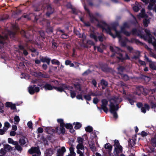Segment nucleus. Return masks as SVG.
Returning <instances> with one entry per match:
<instances>
[{
  "label": "nucleus",
  "mask_w": 156,
  "mask_h": 156,
  "mask_svg": "<svg viewBox=\"0 0 156 156\" xmlns=\"http://www.w3.org/2000/svg\"><path fill=\"white\" fill-rule=\"evenodd\" d=\"M143 2L147 3L148 2L149 3V5L148 6V9L149 10L152 9H154L156 10V6L155 5V3L156 2V0H141Z\"/></svg>",
  "instance_id": "nucleus-7"
},
{
  "label": "nucleus",
  "mask_w": 156,
  "mask_h": 156,
  "mask_svg": "<svg viewBox=\"0 0 156 156\" xmlns=\"http://www.w3.org/2000/svg\"><path fill=\"white\" fill-rule=\"evenodd\" d=\"M50 59L48 58H44L41 59V61L42 62H46L48 65L49 64L50 62Z\"/></svg>",
  "instance_id": "nucleus-27"
},
{
  "label": "nucleus",
  "mask_w": 156,
  "mask_h": 156,
  "mask_svg": "<svg viewBox=\"0 0 156 156\" xmlns=\"http://www.w3.org/2000/svg\"><path fill=\"white\" fill-rule=\"evenodd\" d=\"M10 107L11 109H15L16 108V106H15V104H12V103Z\"/></svg>",
  "instance_id": "nucleus-51"
},
{
  "label": "nucleus",
  "mask_w": 156,
  "mask_h": 156,
  "mask_svg": "<svg viewBox=\"0 0 156 156\" xmlns=\"http://www.w3.org/2000/svg\"><path fill=\"white\" fill-rule=\"evenodd\" d=\"M43 68L44 69H46L47 68V65L45 64H43L42 66Z\"/></svg>",
  "instance_id": "nucleus-57"
},
{
  "label": "nucleus",
  "mask_w": 156,
  "mask_h": 156,
  "mask_svg": "<svg viewBox=\"0 0 156 156\" xmlns=\"http://www.w3.org/2000/svg\"><path fill=\"white\" fill-rule=\"evenodd\" d=\"M135 144V142L133 140L131 139L129 141V144L131 147H133Z\"/></svg>",
  "instance_id": "nucleus-35"
},
{
  "label": "nucleus",
  "mask_w": 156,
  "mask_h": 156,
  "mask_svg": "<svg viewBox=\"0 0 156 156\" xmlns=\"http://www.w3.org/2000/svg\"><path fill=\"white\" fill-rule=\"evenodd\" d=\"M59 87H53V88H55L56 90H56V88H59ZM44 88H45V89L46 90H52L53 89V87L52 86H51L49 84H46L44 86Z\"/></svg>",
  "instance_id": "nucleus-21"
},
{
  "label": "nucleus",
  "mask_w": 156,
  "mask_h": 156,
  "mask_svg": "<svg viewBox=\"0 0 156 156\" xmlns=\"http://www.w3.org/2000/svg\"><path fill=\"white\" fill-rule=\"evenodd\" d=\"M96 48H97L98 50V51H99L100 52H102V50L100 47H94V48L95 50L96 49Z\"/></svg>",
  "instance_id": "nucleus-52"
},
{
  "label": "nucleus",
  "mask_w": 156,
  "mask_h": 156,
  "mask_svg": "<svg viewBox=\"0 0 156 156\" xmlns=\"http://www.w3.org/2000/svg\"><path fill=\"white\" fill-rule=\"evenodd\" d=\"M8 142L9 143L12 144L13 145H17L18 144V143L16 141H14L11 138H8Z\"/></svg>",
  "instance_id": "nucleus-18"
},
{
  "label": "nucleus",
  "mask_w": 156,
  "mask_h": 156,
  "mask_svg": "<svg viewBox=\"0 0 156 156\" xmlns=\"http://www.w3.org/2000/svg\"><path fill=\"white\" fill-rule=\"evenodd\" d=\"M113 31L115 32V36H117L119 38V42H120V44L123 46H125L126 45V43L125 42H122L121 40V33L123 32L126 35L128 36L129 35V33L124 31L122 27H121V32L117 31L115 28H112L111 30L109 31L108 32L113 38H115V36L112 33V32Z\"/></svg>",
  "instance_id": "nucleus-2"
},
{
  "label": "nucleus",
  "mask_w": 156,
  "mask_h": 156,
  "mask_svg": "<svg viewBox=\"0 0 156 156\" xmlns=\"http://www.w3.org/2000/svg\"><path fill=\"white\" fill-rule=\"evenodd\" d=\"M149 106L146 104H145L144 106L143 107L141 108V112L144 113H145L146 112V110H149Z\"/></svg>",
  "instance_id": "nucleus-16"
},
{
  "label": "nucleus",
  "mask_w": 156,
  "mask_h": 156,
  "mask_svg": "<svg viewBox=\"0 0 156 156\" xmlns=\"http://www.w3.org/2000/svg\"><path fill=\"white\" fill-rule=\"evenodd\" d=\"M56 90L57 91L60 92L64 91L67 94V92L69 91L70 96L72 98H74L76 96V93L73 88L70 87H67L65 84H63L61 85L60 87L56 88Z\"/></svg>",
  "instance_id": "nucleus-3"
},
{
  "label": "nucleus",
  "mask_w": 156,
  "mask_h": 156,
  "mask_svg": "<svg viewBox=\"0 0 156 156\" xmlns=\"http://www.w3.org/2000/svg\"><path fill=\"white\" fill-rule=\"evenodd\" d=\"M110 49L114 53H116L119 54L120 57H119V59H122V54L120 53L121 50L117 47L115 46H110Z\"/></svg>",
  "instance_id": "nucleus-10"
},
{
  "label": "nucleus",
  "mask_w": 156,
  "mask_h": 156,
  "mask_svg": "<svg viewBox=\"0 0 156 156\" xmlns=\"http://www.w3.org/2000/svg\"><path fill=\"white\" fill-rule=\"evenodd\" d=\"M7 38V36H5V37L1 36L0 35V42L1 43H2L3 42L1 41V40H4Z\"/></svg>",
  "instance_id": "nucleus-42"
},
{
  "label": "nucleus",
  "mask_w": 156,
  "mask_h": 156,
  "mask_svg": "<svg viewBox=\"0 0 156 156\" xmlns=\"http://www.w3.org/2000/svg\"><path fill=\"white\" fill-rule=\"evenodd\" d=\"M128 100L130 103L131 105H133V103L134 102V100H133L129 98L128 99Z\"/></svg>",
  "instance_id": "nucleus-53"
},
{
  "label": "nucleus",
  "mask_w": 156,
  "mask_h": 156,
  "mask_svg": "<svg viewBox=\"0 0 156 156\" xmlns=\"http://www.w3.org/2000/svg\"><path fill=\"white\" fill-rule=\"evenodd\" d=\"M76 98L78 99H79V100L81 99L82 100H83V98L82 97V95H77L76 96Z\"/></svg>",
  "instance_id": "nucleus-47"
},
{
  "label": "nucleus",
  "mask_w": 156,
  "mask_h": 156,
  "mask_svg": "<svg viewBox=\"0 0 156 156\" xmlns=\"http://www.w3.org/2000/svg\"><path fill=\"white\" fill-rule=\"evenodd\" d=\"M87 43L89 44H93L94 43L93 42L91 41H87Z\"/></svg>",
  "instance_id": "nucleus-64"
},
{
  "label": "nucleus",
  "mask_w": 156,
  "mask_h": 156,
  "mask_svg": "<svg viewBox=\"0 0 156 156\" xmlns=\"http://www.w3.org/2000/svg\"><path fill=\"white\" fill-rule=\"evenodd\" d=\"M124 79L125 80H127L129 79V77L126 75H125L124 76Z\"/></svg>",
  "instance_id": "nucleus-58"
},
{
  "label": "nucleus",
  "mask_w": 156,
  "mask_h": 156,
  "mask_svg": "<svg viewBox=\"0 0 156 156\" xmlns=\"http://www.w3.org/2000/svg\"><path fill=\"white\" fill-rule=\"evenodd\" d=\"M27 125L29 128L30 129H32V123L31 122H28L27 123Z\"/></svg>",
  "instance_id": "nucleus-40"
},
{
  "label": "nucleus",
  "mask_w": 156,
  "mask_h": 156,
  "mask_svg": "<svg viewBox=\"0 0 156 156\" xmlns=\"http://www.w3.org/2000/svg\"><path fill=\"white\" fill-rule=\"evenodd\" d=\"M101 84L102 86H103L102 87L103 88H104V86L105 87L107 86L108 85L107 82L104 80L101 81Z\"/></svg>",
  "instance_id": "nucleus-34"
},
{
  "label": "nucleus",
  "mask_w": 156,
  "mask_h": 156,
  "mask_svg": "<svg viewBox=\"0 0 156 156\" xmlns=\"http://www.w3.org/2000/svg\"><path fill=\"white\" fill-rule=\"evenodd\" d=\"M54 130L52 129V128H50L49 129V131H48L47 132L48 133L51 134L54 133Z\"/></svg>",
  "instance_id": "nucleus-44"
},
{
  "label": "nucleus",
  "mask_w": 156,
  "mask_h": 156,
  "mask_svg": "<svg viewBox=\"0 0 156 156\" xmlns=\"http://www.w3.org/2000/svg\"><path fill=\"white\" fill-rule=\"evenodd\" d=\"M104 148L108 151L110 152L112 150V146L109 143H107L104 145Z\"/></svg>",
  "instance_id": "nucleus-17"
},
{
  "label": "nucleus",
  "mask_w": 156,
  "mask_h": 156,
  "mask_svg": "<svg viewBox=\"0 0 156 156\" xmlns=\"http://www.w3.org/2000/svg\"><path fill=\"white\" fill-rule=\"evenodd\" d=\"M5 131L4 129H0V134L3 135L4 134L5 132Z\"/></svg>",
  "instance_id": "nucleus-50"
},
{
  "label": "nucleus",
  "mask_w": 156,
  "mask_h": 156,
  "mask_svg": "<svg viewBox=\"0 0 156 156\" xmlns=\"http://www.w3.org/2000/svg\"><path fill=\"white\" fill-rule=\"evenodd\" d=\"M85 130L86 131L90 132L93 130L92 127L90 126H88L85 128Z\"/></svg>",
  "instance_id": "nucleus-30"
},
{
  "label": "nucleus",
  "mask_w": 156,
  "mask_h": 156,
  "mask_svg": "<svg viewBox=\"0 0 156 156\" xmlns=\"http://www.w3.org/2000/svg\"><path fill=\"white\" fill-rule=\"evenodd\" d=\"M92 83L94 86L96 87V82L94 80L92 81Z\"/></svg>",
  "instance_id": "nucleus-61"
},
{
  "label": "nucleus",
  "mask_w": 156,
  "mask_h": 156,
  "mask_svg": "<svg viewBox=\"0 0 156 156\" xmlns=\"http://www.w3.org/2000/svg\"><path fill=\"white\" fill-rule=\"evenodd\" d=\"M90 37L91 38H93L94 39V40L95 41H97L98 40V39L100 41H102L103 40V37L102 35H101L100 36H98V34H97L96 35H95L94 34H92L90 35Z\"/></svg>",
  "instance_id": "nucleus-12"
},
{
  "label": "nucleus",
  "mask_w": 156,
  "mask_h": 156,
  "mask_svg": "<svg viewBox=\"0 0 156 156\" xmlns=\"http://www.w3.org/2000/svg\"><path fill=\"white\" fill-rule=\"evenodd\" d=\"M151 142L152 144L154 146H156V134L154 137L151 139Z\"/></svg>",
  "instance_id": "nucleus-19"
},
{
  "label": "nucleus",
  "mask_w": 156,
  "mask_h": 156,
  "mask_svg": "<svg viewBox=\"0 0 156 156\" xmlns=\"http://www.w3.org/2000/svg\"><path fill=\"white\" fill-rule=\"evenodd\" d=\"M28 90L29 93L31 94H33L35 92H38L40 90L39 88L37 87L34 86H29L28 87Z\"/></svg>",
  "instance_id": "nucleus-8"
},
{
  "label": "nucleus",
  "mask_w": 156,
  "mask_h": 156,
  "mask_svg": "<svg viewBox=\"0 0 156 156\" xmlns=\"http://www.w3.org/2000/svg\"><path fill=\"white\" fill-rule=\"evenodd\" d=\"M77 149L76 152L79 154V156H84V150H87L86 147H85L83 144H78L76 147Z\"/></svg>",
  "instance_id": "nucleus-5"
},
{
  "label": "nucleus",
  "mask_w": 156,
  "mask_h": 156,
  "mask_svg": "<svg viewBox=\"0 0 156 156\" xmlns=\"http://www.w3.org/2000/svg\"><path fill=\"white\" fill-rule=\"evenodd\" d=\"M59 31L61 32L62 34L61 35V37L62 38H66L68 37V36L67 35L65 34H63V31L62 30H60Z\"/></svg>",
  "instance_id": "nucleus-37"
},
{
  "label": "nucleus",
  "mask_w": 156,
  "mask_h": 156,
  "mask_svg": "<svg viewBox=\"0 0 156 156\" xmlns=\"http://www.w3.org/2000/svg\"><path fill=\"white\" fill-rule=\"evenodd\" d=\"M29 152L30 154L36 153L38 155H40L41 153L38 147H32L28 151Z\"/></svg>",
  "instance_id": "nucleus-9"
},
{
  "label": "nucleus",
  "mask_w": 156,
  "mask_h": 156,
  "mask_svg": "<svg viewBox=\"0 0 156 156\" xmlns=\"http://www.w3.org/2000/svg\"><path fill=\"white\" fill-rule=\"evenodd\" d=\"M3 147L7 152H10L12 150V147L8 144H4Z\"/></svg>",
  "instance_id": "nucleus-15"
},
{
  "label": "nucleus",
  "mask_w": 156,
  "mask_h": 156,
  "mask_svg": "<svg viewBox=\"0 0 156 156\" xmlns=\"http://www.w3.org/2000/svg\"><path fill=\"white\" fill-rule=\"evenodd\" d=\"M133 8L135 12H137L141 8V4L136 2L135 5L133 7Z\"/></svg>",
  "instance_id": "nucleus-14"
},
{
  "label": "nucleus",
  "mask_w": 156,
  "mask_h": 156,
  "mask_svg": "<svg viewBox=\"0 0 156 156\" xmlns=\"http://www.w3.org/2000/svg\"><path fill=\"white\" fill-rule=\"evenodd\" d=\"M7 152L4 148H2L0 149V154H3L5 155Z\"/></svg>",
  "instance_id": "nucleus-36"
},
{
  "label": "nucleus",
  "mask_w": 156,
  "mask_h": 156,
  "mask_svg": "<svg viewBox=\"0 0 156 156\" xmlns=\"http://www.w3.org/2000/svg\"><path fill=\"white\" fill-rule=\"evenodd\" d=\"M15 124H17L19 122L20 119L19 117L17 116H16L14 118Z\"/></svg>",
  "instance_id": "nucleus-32"
},
{
  "label": "nucleus",
  "mask_w": 156,
  "mask_h": 156,
  "mask_svg": "<svg viewBox=\"0 0 156 156\" xmlns=\"http://www.w3.org/2000/svg\"><path fill=\"white\" fill-rule=\"evenodd\" d=\"M84 99L87 101H90L91 100V97H90V95H86L84 96Z\"/></svg>",
  "instance_id": "nucleus-33"
},
{
  "label": "nucleus",
  "mask_w": 156,
  "mask_h": 156,
  "mask_svg": "<svg viewBox=\"0 0 156 156\" xmlns=\"http://www.w3.org/2000/svg\"><path fill=\"white\" fill-rule=\"evenodd\" d=\"M149 43H151L155 48H156V40L154 38H151L148 41Z\"/></svg>",
  "instance_id": "nucleus-20"
},
{
  "label": "nucleus",
  "mask_w": 156,
  "mask_h": 156,
  "mask_svg": "<svg viewBox=\"0 0 156 156\" xmlns=\"http://www.w3.org/2000/svg\"><path fill=\"white\" fill-rule=\"evenodd\" d=\"M89 144L91 150L93 152L95 151L96 148L94 145L90 142H89Z\"/></svg>",
  "instance_id": "nucleus-29"
},
{
  "label": "nucleus",
  "mask_w": 156,
  "mask_h": 156,
  "mask_svg": "<svg viewBox=\"0 0 156 156\" xmlns=\"http://www.w3.org/2000/svg\"><path fill=\"white\" fill-rule=\"evenodd\" d=\"M35 62L36 64H39L40 63V61L38 60H36L35 61Z\"/></svg>",
  "instance_id": "nucleus-63"
},
{
  "label": "nucleus",
  "mask_w": 156,
  "mask_h": 156,
  "mask_svg": "<svg viewBox=\"0 0 156 156\" xmlns=\"http://www.w3.org/2000/svg\"><path fill=\"white\" fill-rule=\"evenodd\" d=\"M26 140L27 139L25 138H22L20 139L19 142L21 145H24L26 143Z\"/></svg>",
  "instance_id": "nucleus-24"
},
{
  "label": "nucleus",
  "mask_w": 156,
  "mask_h": 156,
  "mask_svg": "<svg viewBox=\"0 0 156 156\" xmlns=\"http://www.w3.org/2000/svg\"><path fill=\"white\" fill-rule=\"evenodd\" d=\"M83 139L81 137H79L77 138V142L79 144H83Z\"/></svg>",
  "instance_id": "nucleus-38"
},
{
  "label": "nucleus",
  "mask_w": 156,
  "mask_h": 156,
  "mask_svg": "<svg viewBox=\"0 0 156 156\" xmlns=\"http://www.w3.org/2000/svg\"><path fill=\"white\" fill-rule=\"evenodd\" d=\"M16 134V132L14 131H11L10 133V134L11 136H14Z\"/></svg>",
  "instance_id": "nucleus-46"
},
{
  "label": "nucleus",
  "mask_w": 156,
  "mask_h": 156,
  "mask_svg": "<svg viewBox=\"0 0 156 156\" xmlns=\"http://www.w3.org/2000/svg\"><path fill=\"white\" fill-rule=\"evenodd\" d=\"M71 62L70 61L66 60L65 61V64L66 65H69Z\"/></svg>",
  "instance_id": "nucleus-55"
},
{
  "label": "nucleus",
  "mask_w": 156,
  "mask_h": 156,
  "mask_svg": "<svg viewBox=\"0 0 156 156\" xmlns=\"http://www.w3.org/2000/svg\"><path fill=\"white\" fill-rule=\"evenodd\" d=\"M107 105L108 101L106 100L103 99L102 101L101 107L105 112H108V109L107 107Z\"/></svg>",
  "instance_id": "nucleus-11"
},
{
  "label": "nucleus",
  "mask_w": 156,
  "mask_h": 156,
  "mask_svg": "<svg viewBox=\"0 0 156 156\" xmlns=\"http://www.w3.org/2000/svg\"><path fill=\"white\" fill-rule=\"evenodd\" d=\"M43 129L41 128H39L37 129V131L38 133H42L43 131Z\"/></svg>",
  "instance_id": "nucleus-48"
},
{
  "label": "nucleus",
  "mask_w": 156,
  "mask_h": 156,
  "mask_svg": "<svg viewBox=\"0 0 156 156\" xmlns=\"http://www.w3.org/2000/svg\"><path fill=\"white\" fill-rule=\"evenodd\" d=\"M122 101L121 98L118 96H113L109 100L110 103L109 105L110 111L115 118H117L118 117L116 113V111L119 108L118 103L121 102Z\"/></svg>",
  "instance_id": "nucleus-1"
},
{
  "label": "nucleus",
  "mask_w": 156,
  "mask_h": 156,
  "mask_svg": "<svg viewBox=\"0 0 156 156\" xmlns=\"http://www.w3.org/2000/svg\"><path fill=\"white\" fill-rule=\"evenodd\" d=\"M141 134L142 136L144 137L147 136L148 133L147 132L143 131L141 132Z\"/></svg>",
  "instance_id": "nucleus-43"
},
{
  "label": "nucleus",
  "mask_w": 156,
  "mask_h": 156,
  "mask_svg": "<svg viewBox=\"0 0 156 156\" xmlns=\"http://www.w3.org/2000/svg\"><path fill=\"white\" fill-rule=\"evenodd\" d=\"M114 142L115 150L114 154L116 156L118 153L122 152V148L121 146L120 145L119 143L118 140H115Z\"/></svg>",
  "instance_id": "nucleus-6"
},
{
  "label": "nucleus",
  "mask_w": 156,
  "mask_h": 156,
  "mask_svg": "<svg viewBox=\"0 0 156 156\" xmlns=\"http://www.w3.org/2000/svg\"><path fill=\"white\" fill-rule=\"evenodd\" d=\"M10 124L8 122H6L4 123V126L3 129L5 131H6L10 127Z\"/></svg>",
  "instance_id": "nucleus-28"
},
{
  "label": "nucleus",
  "mask_w": 156,
  "mask_h": 156,
  "mask_svg": "<svg viewBox=\"0 0 156 156\" xmlns=\"http://www.w3.org/2000/svg\"><path fill=\"white\" fill-rule=\"evenodd\" d=\"M136 105H137V107H138V108H140L141 106L142 105L141 103H137L136 104Z\"/></svg>",
  "instance_id": "nucleus-60"
},
{
  "label": "nucleus",
  "mask_w": 156,
  "mask_h": 156,
  "mask_svg": "<svg viewBox=\"0 0 156 156\" xmlns=\"http://www.w3.org/2000/svg\"><path fill=\"white\" fill-rule=\"evenodd\" d=\"M150 23V20L147 18H145L143 20V24L145 27H147Z\"/></svg>",
  "instance_id": "nucleus-22"
},
{
  "label": "nucleus",
  "mask_w": 156,
  "mask_h": 156,
  "mask_svg": "<svg viewBox=\"0 0 156 156\" xmlns=\"http://www.w3.org/2000/svg\"><path fill=\"white\" fill-rule=\"evenodd\" d=\"M70 154H69L70 156H75L76 154L74 151V149L72 147H71L69 149Z\"/></svg>",
  "instance_id": "nucleus-23"
},
{
  "label": "nucleus",
  "mask_w": 156,
  "mask_h": 156,
  "mask_svg": "<svg viewBox=\"0 0 156 156\" xmlns=\"http://www.w3.org/2000/svg\"><path fill=\"white\" fill-rule=\"evenodd\" d=\"M73 125H75L74 128L76 129H78L80 128L81 126V124L80 123L78 122H76L73 123Z\"/></svg>",
  "instance_id": "nucleus-25"
},
{
  "label": "nucleus",
  "mask_w": 156,
  "mask_h": 156,
  "mask_svg": "<svg viewBox=\"0 0 156 156\" xmlns=\"http://www.w3.org/2000/svg\"><path fill=\"white\" fill-rule=\"evenodd\" d=\"M99 100L97 98H94L93 102L95 104H97L99 102Z\"/></svg>",
  "instance_id": "nucleus-41"
},
{
  "label": "nucleus",
  "mask_w": 156,
  "mask_h": 156,
  "mask_svg": "<svg viewBox=\"0 0 156 156\" xmlns=\"http://www.w3.org/2000/svg\"><path fill=\"white\" fill-rule=\"evenodd\" d=\"M139 62L141 65H145V62L139 60Z\"/></svg>",
  "instance_id": "nucleus-56"
},
{
  "label": "nucleus",
  "mask_w": 156,
  "mask_h": 156,
  "mask_svg": "<svg viewBox=\"0 0 156 156\" xmlns=\"http://www.w3.org/2000/svg\"><path fill=\"white\" fill-rule=\"evenodd\" d=\"M51 62L53 64H57L58 65H59V63L58 62L56 61L55 60H52L51 61Z\"/></svg>",
  "instance_id": "nucleus-49"
},
{
  "label": "nucleus",
  "mask_w": 156,
  "mask_h": 156,
  "mask_svg": "<svg viewBox=\"0 0 156 156\" xmlns=\"http://www.w3.org/2000/svg\"><path fill=\"white\" fill-rule=\"evenodd\" d=\"M46 31L47 32H48L49 33H50L51 32H52V29H50V30L47 29L46 30Z\"/></svg>",
  "instance_id": "nucleus-62"
},
{
  "label": "nucleus",
  "mask_w": 156,
  "mask_h": 156,
  "mask_svg": "<svg viewBox=\"0 0 156 156\" xmlns=\"http://www.w3.org/2000/svg\"><path fill=\"white\" fill-rule=\"evenodd\" d=\"M145 10L142 9L141 11V13L138 15V17L139 19H140L143 17H145V15L144 14Z\"/></svg>",
  "instance_id": "nucleus-26"
},
{
  "label": "nucleus",
  "mask_w": 156,
  "mask_h": 156,
  "mask_svg": "<svg viewBox=\"0 0 156 156\" xmlns=\"http://www.w3.org/2000/svg\"><path fill=\"white\" fill-rule=\"evenodd\" d=\"M12 129L16 131L17 129V127L16 125H13L12 127Z\"/></svg>",
  "instance_id": "nucleus-54"
},
{
  "label": "nucleus",
  "mask_w": 156,
  "mask_h": 156,
  "mask_svg": "<svg viewBox=\"0 0 156 156\" xmlns=\"http://www.w3.org/2000/svg\"><path fill=\"white\" fill-rule=\"evenodd\" d=\"M66 149L65 147H62L60 149H59L58 150L57 156H62L64 154V153L66 152ZM67 156H70L69 155H68Z\"/></svg>",
  "instance_id": "nucleus-13"
},
{
  "label": "nucleus",
  "mask_w": 156,
  "mask_h": 156,
  "mask_svg": "<svg viewBox=\"0 0 156 156\" xmlns=\"http://www.w3.org/2000/svg\"><path fill=\"white\" fill-rule=\"evenodd\" d=\"M12 104V103H11V102H7L5 103V106L6 107H10L11 106Z\"/></svg>",
  "instance_id": "nucleus-45"
},
{
  "label": "nucleus",
  "mask_w": 156,
  "mask_h": 156,
  "mask_svg": "<svg viewBox=\"0 0 156 156\" xmlns=\"http://www.w3.org/2000/svg\"><path fill=\"white\" fill-rule=\"evenodd\" d=\"M23 54L25 55H27L28 54V53L27 51L25 50H23Z\"/></svg>",
  "instance_id": "nucleus-59"
},
{
  "label": "nucleus",
  "mask_w": 156,
  "mask_h": 156,
  "mask_svg": "<svg viewBox=\"0 0 156 156\" xmlns=\"http://www.w3.org/2000/svg\"><path fill=\"white\" fill-rule=\"evenodd\" d=\"M57 121L60 124V127H58L56 128L57 132L59 133H64L65 132V129L64 128V124L63 120L62 119H57Z\"/></svg>",
  "instance_id": "nucleus-4"
},
{
  "label": "nucleus",
  "mask_w": 156,
  "mask_h": 156,
  "mask_svg": "<svg viewBox=\"0 0 156 156\" xmlns=\"http://www.w3.org/2000/svg\"><path fill=\"white\" fill-rule=\"evenodd\" d=\"M64 126H65L66 128L69 129L73 128V126L72 124L70 123H67L65 125L64 124Z\"/></svg>",
  "instance_id": "nucleus-31"
},
{
  "label": "nucleus",
  "mask_w": 156,
  "mask_h": 156,
  "mask_svg": "<svg viewBox=\"0 0 156 156\" xmlns=\"http://www.w3.org/2000/svg\"><path fill=\"white\" fill-rule=\"evenodd\" d=\"M15 145L16 146L15 148L17 150L19 151H21L22 150L21 147L19 146L18 144L17 145Z\"/></svg>",
  "instance_id": "nucleus-39"
}]
</instances>
